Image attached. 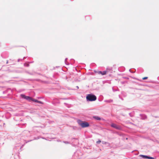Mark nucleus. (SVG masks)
<instances>
[{"instance_id": "nucleus-8", "label": "nucleus", "mask_w": 159, "mask_h": 159, "mask_svg": "<svg viewBox=\"0 0 159 159\" xmlns=\"http://www.w3.org/2000/svg\"><path fill=\"white\" fill-rule=\"evenodd\" d=\"M141 156L142 157L145 158H148V156H145V155H141Z\"/></svg>"}, {"instance_id": "nucleus-2", "label": "nucleus", "mask_w": 159, "mask_h": 159, "mask_svg": "<svg viewBox=\"0 0 159 159\" xmlns=\"http://www.w3.org/2000/svg\"><path fill=\"white\" fill-rule=\"evenodd\" d=\"M79 125L83 128L88 127L89 126V124L86 122H83L79 120Z\"/></svg>"}, {"instance_id": "nucleus-4", "label": "nucleus", "mask_w": 159, "mask_h": 159, "mask_svg": "<svg viewBox=\"0 0 159 159\" xmlns=\"http://www.w3.org/2000/svg\"><path fill=\"white\" fill-rule=\"evenodd\" d=\"M98 74H101L102 75H104L106 74L107 73V71H104L103 72H102L101 71H98Z\"/></svg>"}, {"instance_id": "nucleus-10", "label": "nucleus", "mask_w": 159, "mask_h": 159, "mask_svg": "<svg viewBox=\"0 0 159 159\" xmlns=\"http://www.w3.org/2000/svg\"><path fill=\"white\" fill-rule=\"evenodd\" d=\"M148 159H154V158L153 157H148Z\"/></svg>"}, {"instance_id": "nucleus-11", "label": "nucleus", "mask_w": 159, "mask_h": 159, "mask_svg": "<svg viewBox=\"0 0 159 159\" xmlns=\"http://www.w3.org/2000/svg\"><path fill=\"white\" fill-rule=\"evenodd\" d=\"M148 79V77H144L143 78V80H146L147 79Z\"/></svg>"}, {"instance_id": "nucleus-3", "label": "nucleus", "mask_w": 159, "mask_h": 159, "mask_svg": "<svg viewBox=\"0 0 159 159\" xmlns=\"http://www.w3.org/2000/svg\"><path fill=\"white\" fill-rule=\"evenodd\" d=\"M111 126L117 129H120V127L115 124H112L111 125Z\"/></svg>"}, {"instance_id": "nucleus-9", "label": "nucleus", "mask_w": 159, "mask_h": 159, "mask_svg": "<svg viewBox=\"0 0 159 159\" xmlns=\"http://www.w3.org/2000/svg\"><path fill=\"white\" fill-rule=\"evenodd\" d=\"M20 96H21V97L22 98H24V99H25V97H26V96H25V95L22 94H21V95H20Z\"/></svg>"}, {"instance_id": "nucleus-6", "label": "nucleus", "mask_w": 159, "mask_h": 159, "mask_svg": "<svg viewBox=\"0 0 159 159\" xmlns=\"http://www.w3.org/2000/svg\"><path fill=\"white\" fill-rule=\"evenodd\" d=\"M94 118L98 120H101V118L98 116H94Z\"/></svg>"}, {"instance_id": "nucleus-1", "label": "nucleus", "mask_w": 159, "mask_h": 159, "mask_svg": "<svg viewBox=\"0 0 159 159\" xmlns=\"http://www.w3.org/2000/svg\"><path fill=\"white\" fill-rule=\"evenodd\" d=\"M86 99L87 101H93L96 100L97 99L96 97L92 94H89L87 95L86 97Z\"/></svg>"}, {"instance_id": "nucleus-7", "label": "nucleus", "mask_w": 159, "mask_h": 159, "mask_svg": "<svg viewBox=\"0 0 159 159\" xmlns=\"http://www.w3.org/2000/svg\"><path fill=\"white\" fill-rule=\"evenodd\" d=\"M31 98L29 97V96H26V97H25V99H26L27 100H31Z\"/></svg>"}, {"instance_id": "nucleus-12", "label": "nucleus", "mask_w": 159, "mask_h": 159, "mask_svg": "<svg viewBox=\"0 0 159 159\" xmlns=\"http://www.w3.org/2000/svg\"><path fill=\"white\" fill-rule=\"evenodd\" d=\"M101 142V141L100 140H98L97 142V143H100Z\"/></svg>"}, {"instance_id": "nucleus-5", "label": "nucleus", "mask_w": 159, "mask_h": 159, "mask_svg": "<svg viewBox=\"0 0 159 159\" xmlns=\"http://www.w3.org/2000/svg\"><path fill=\"white\" fill-rule=\"evenodd\" d=\"M31 100L33 101V102H38V103H42V102L40 101H38L36 99H33V98H31Z\"/></svg>"}]
</instances>
